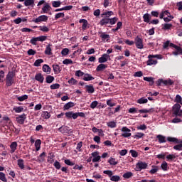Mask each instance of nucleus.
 <instances>
[{
    "instance_id": "obj_1",
    "label": "nucleus",
    "mask_w": 182,
    "mask_h": 182,
    "mask_svg": "<svg viewBox=\"0 0 182 182\" xmlns=\"http://www.w3.org/2000/svg\"><path fill=\"white\" fill-rule=\"evenodd\" d=\"M65 115L68 120H70V119L76 120L78 117H86L85 112H73L72 111L65 112Z\"/></svg>"
},
{
    "instance_id": "obj_2",
    "label": "nucleus",
    "mask_w": 182,
    "mask_h": 182,
    "mask_svg": "<svg viewBox=\"0 0 182 182\" xmlns=\"http://www.w3.org/2000/svg\"><path fill=\"white\" fill-rule=\"evenodd\" d=\"M15 76V72L9 71L6 77V86L9 87L15 83V80L14 79Z\"/></svg>"
},
{
    "instance_id": "obj_3",
    "label": "nucleus",
    "mask_w": 182,
    "mask_h": 182,
    "mask_svg": "<svg viewBox=\"0 0 182 182\" xmlns=\"http://www.w3.org/2000/svg\"><path fill=\"white\" fill-rule=\"evenodd\" d=\"M181 109V105H180V104H175L172 107V112H173V117L176 116V117H181L182 109Z\"/></svg>"
},
{
    "instance_id": "obj_4",
    "label": "nucleus",
    "mask_w": 182,
    "mask_h": 182,
    "mask_svg": "<svg viewBox=\"0 0 182 182\" xmlns=\"http://www.w3.org/2000/svg\"><path fill=\"white\" fill-rule=\"evenodd\" d=\"M121 132H122V137H124L125 139H127L129 137H130V136H132V130H130V129H129L127 127H123L121 129Z\"/></svg>"
},
{
    "instance_id": "obj_5",
    "label": "nucleus",
    "mask_w": 182,
    "mask_h": 182,
    "mask_svg": "<svg viewBox=\"0 0 182 182\" xmlns=\"http://www.w3.org/2000/svg\"><path fill=\"white\" fill-rule=\"evenodd\" d=\"M134 43L136 48L138 49H143V48H144V45H143V38H140L139 36L134 38Z\"/></svg>"
},
{
    "instance_id": "obj_6",
    "label": "nucleus",
    "mask_w": 182,
    "mask_h": 182,
    "mask_svg": "<svg viewBox=\"0 0 182 182\" xmlns=\"http://www.w3.org/2000/svg\"><path fill=\"white\" fill-rule=\"evenodd\" d=\"M147 163L143 162V161H139L136 164V171H141V170H145V168H147Z\"/></svg>"
},
{
    "instance_id": "obj_7",
    "label": "nucleus",
    "mask_w": 182,
    "mask_h": 182,
    "mask_svg": "<svg viewBox=\"0 0 182 182\" xmlns=\"http://www.w3.org/2000/svg\"><path fill=\"white\" fill-rule=\"evenodd\" d=\"M48 16L41 15L36 18V19L33 20V22H35V23H40L41 22H48Z\"/></svg>"
},
{
    "instance_id": "obj_8",
    "label": "nucleus",
    "mask_w": 182,
    "mask_h": 182,
    "mask_svg": "<svg viewBox=\"0 0 182 182\" xmlns=\"http://www.w3.org/2000/svg\"><path fill=\"white\" fill-rule=\"evenodd\" d=\"M16 120L18 124H23L25 120H26V114L23 113L21 115H18L16 117Z\"/></svg>"
},
{
    "instance_id": "obj_9",
    "label": "nucleus",
    "mask_w": 182,
    "mask_h": 182,
    "mask_svg": "<svg viewBox=\"0 0 182 182\" xmlns=\"http://www.w3.org/2000/svg\"><path fill=\"white\" fill-rule=\"evenodd\" d=\"M109 58H110V55L105 53L100 58H99L98 62L101 64L106 63Z\"/></svg>"
},
{
    "instance_id": "obj_10",
    "label": "nucleus",
    "mask_w": 182,
    "mask_h": 182,
    "mask_svg": "<svg viewBox=\"0 0 182 182\" xmlns=\"http://www.w3.org/2000/svg\"><path fill=\"white\" fill-rule=\"evenodd\" d=\"M167 141L171 143H174L175 144H178L180 143H182V139H178L176 137H171V136H168Z\"/></svg>"
},
{
    "instance_id": "obj_11",
    "label": "nucleus",
    "mask_w": 182,
    "mask_h": 182,
    "mask_svg": "<svg viewBox=\"0 0 182 182\" xmlns=\"http://www.w3.org/2000/svg\"><path fill=\"white\" fill-rule=\"evenodd\" d=\"M99 33H100V37L101 38L102 42H108L109 39H110V36L109 34H106L103 32H100Z\"/></svg>"
},
{
    "instance_id": "obj_12",
    "label": "nucleus",
    "mask_w": 182,
    "mask_h": 182,
    "mask_svg": "<svg viewBox=\"0 0 182 182\" xmlns=\"http://www.w3.org/2000/svg\"><path fill=\"white\" fill-rule=\"evenodd\" d=\"M35 79L37 80V82H39L40 83H43V81L45 80V77L42 75V73H39L36 74Z\"/></svg>"
},
{
    "instance_id": "obj_13",
    "label": "nucleus",
    "mask_w": 182,
    "mask_h": 182,
    "mask_svg": "<svg viewBox=\"0 0 182 182\" xmlns=\"http://www.w3.org/2000/svg\"><path fill=\"white\" fill-rule=\"evenodd\" d=\"M79 23H82V31H86V29H87V25H89V23L87 22V20H86V19H80Z\"/></svg>"
},
{
    "instance_id": "obj_14",
    "label": "nucleus",
    "mask_w": 182,
    "mask_h": 182,
    "mask_svg": "<svg viewBox=\"0 0 182 182\" xmlns=\"http://www.w3.org/2000/svg\"><path fill=\"white\" fill-rule=\"evenodd\" d=\"M10 153L12 154L14 153H15V151H16V149H18V143L16 141H14L10 145Z\"/></svg>"
},
{
    "instance_id": "obj_15",
    "label": "nucleus",
    "mask_w": 182,
    "mask_h": 182,
    "mask_svg": "<svg viewBox=\"0 0 182 182\" xmlns=\"http://www.w3.org/2000/svg\"><path fill=\"white\" fill-rule=\"evenodd\" d=\"M50 9H51L50 5H49V4L48 3H46L43 7L42 8L41 14H48V12H49Z\"/></svg>"
},
{
    "instance_id": "obj_16",
    "label": "nucleus",
    "mask_w": 182,
    "mask_h": 182,
    "mask_svg": "<svg viewBox=\"0 0 182 182\" xmlns=\"http://www.w3.org/2000/svg\"><path fill=\"white\" fill-rule=\"evenodd\" d=\"M85 90L90 94L95 93V87L93 85H85Z\"/></svg>"
},
{
    "instance_id": "obj_17",
    "label": "nucleus",
    "mask_w": 182,
    "mask_h": 182,
    "mask_svg": "<svg viewBox=\"0 0 182 182\" xmlns=\"http://www.w3.org/2000/svg\"><path fill=\"white\" fill-rule=\"evenodd\" d=\"M82 79L85 82H90V80H95V77H93V76H92V75L88 74V73L84 74V77Z\"/></svg>"
},
{
    "instance_id": "obj_18",
    "label": "nucleus",
    "mask_w": 182,
    "mask_h": 182,
    "mask_svg": "<svg viewBox=\"0 0 182 182\" xmlns=\"http://www.w3.org/2000/svg\"><path fill=\"white\" fill-rule=\"evenodd\" d=\"M44 53L45 55H52V44H48L46 46Z\"/></svg>"
},
{
    "instance_id": "obj_19",
    "label": "nucleus",
    "mask_w": 182,
    "mask_h": 182,
    "mask_svg": "<svg viewBox=\"0 0 182 182\" xmlns=\"http://www.w3.org/2000/svg\"><path fill=\"white\" fill-rule=\"evenodd\" d=\"M107 65L100 64L97 65V67L96 68V71L97 72H103V70H105V69H107Z\"/></svg>"
},
{
    "instance_id": "obj_20",
    "label": "nucleus",
    "mask_w": 182,
    "mask_h": 182,
    "mask_svg": "<svg viewBox=\"0 0 182 182\" xmlns=\"http://www.w3.org/2000/svg\"><path fill=\"white\" fill-rule=\"evenodd\" d=\"M24 5L25 6H32L33 8L35 6V0H26Z\"/></svg>"
},
{
    "instance_id": "obj_21",
    "label": "nucleus",
    "mask_w": 182,
    "mask_h": 182,
    "mask_svg": "<svg viewBox=\"0 0 182 182\" xmlns=\"http://www.w3.org/2000/svg\"><path fill=\"white\" fill-rule=\"evenodd\" d=\"M53 68L55 75H58V73H59L60 72H62V69H60V66H59V65L58 64L56 65L53 64Z\"/></svg>"
},
{
    "instance_id": "obj_22",
    "label": "nucleus",
    "mask_w": 182,
    "mask_h": 182,
    "mask_svg": "<svg viewBox=\"0 0 182 182\" xmlns=\"http://www.w3.org/2000/svg\"><path fill=\"white\" fill-rule=\"evenodd\" d=\"M74 106H75V102H69L64 105L63 109L69 110V109H70V107H74Z\"/></svg>"
},
{
    "instance_id": "obj_23",
    "label": "nucleus",
    "mask_w": 182,
    "mask_h": 182,
    "mask_svg": "<svg viewBox=\"0 0 182 182\" xmlns=\"http://www.w3.org/2000/svg\"><path fill=\"white\" fill-rule=\"evenodd\" d=\"M143 19H144V22H146V23H150V19H151V16H150L149 13H146L144 14Z\"/></svg>"
},
{
    "instance_id": "obj_24",
    "label": "nucleus",
    "mask_w": 182,
    "mask_h": 182,
    "mask_svg": "<svg viewBox=\"0 0 182 182\" xmlns=\"http://www.w3.org/2000/svg\"><path fill=\"white\" fill-rule=\"evenodd\" d=\"M41 144H42V141H41V139H36L35 141V147L36 151H39L41 150Z\"/></svg>"
},
{
    "instance_id": "obj_25",
    "label": "nucleus",
    "mask_w": 182,
    "mask_h": 182,
    "mask_svg": "<svg viewBox=\"0 0 182 182\" xmlns=\"http://www.w3.org/2000/svg\"><path fill=\"white\" fill-rule=\"evenodd\" d=\"M69 127L68 126H62L58 129V132H60V133H68V132H69Z\"/></svg>"
},
{
    "instance_id": "obj_26",
    "label": "nucleus",
    "mask_w": 182,
    "mask_h": 182,
    "mask_svg": "<svg viewBox=\"0 0 182 182\" xmlns=\"http://www.w3.org/2000/svg\"><path fill=\"white\" fill-rule=\"evenodd\" d=\"M107 23H109V18L105 17L100 21V25H101V26H105V25H107Z\"/></svg>"
},
{
    "instance_id": "obj_27",
    "label": "nucleus",
    "mask_w": 182,
    "mask_h": 182,
    "mask_svg": "<svg viewBox=\"0 0 182 182\" xmlns=\"http://www.w3.org/2000/svg\"><path fill=\"white\" fill-rule=\"evenodd\" d=\"M153 112H154V108H151L149 109H139L138 111V113H153Z\"/></svg>"
},
{
    "instance_id": "obj_28",
    "label": "nucleus",
    "mask_w": 182,
    "mask_h": 182,
    "mask_svg": "<svg viewBox=\"0 0 182 182\" xmlns=\"http://www.w3.org/2000/svg\"><path fill=\"white\" fill-rule=\"evenodd\" d=\"M147 66H153V65H157V60H152V58H149L146 61Z\"/></svg>"
},
{
    "instance_id": "obj_29",
    "label": "nucleus",
    "mask_w": 182,
    "mask_h": 182,
    "mask_svg": "<svg viewBox=\"0 0 182 182\" xmlns=\"http://www.w3.org/2000/svg\"><path fill=\"white\" fill-rule=\"evenodd\" d=\"M162 30L163 31H169V29H171L173 28V24L171 23H165L162 24Z\"/></svg>"
},
{
    "instance_id": "obj_30",
    "label": "nucleus",
    "mask_w": 182,
    "mask_h": 182,
    "mask_svg": "<svg viewBox=\"0 0 182 182\" xmlns=\"http://www.w3.org/2000/svg\"><path fill=\"white\" fill-rule=\"evenodd\" d=\"M156 139H158L159 143H166L167 141L166 140V136L163 135H157Z\"/></svg>"
},
{
    "instance_id": "obj_31",
    "label": "nucleus",
    "mask_w": 182,
    "mask_h": 182,
    "mask_svg": "<svg viewBox=\"0 0 182 182\" xmlns=\"http://www.w3.org/2000/svg\"><path fill=\"white\" fill-rule=\"evenodd\" d=\"M17 164L19 168H21V170H23V168H25V164H24L23 159H18L17 161Z\"/></svg>"
},
{
    "instance_id": "obj_32",
    "label": "nucleus",
    "mask_w": 182,
    "mask_h": 182,
    "mask_svg": "<svg viewBox=\"0 0 182 182\" xmlns=\"http://www.w3.org/2000/svg\"><path fill=\"white\" fill-rule=\"evenodd\" d=\"M164 86H171L174 85V81H173L171 79L164 80Z\"/></svg>"
},
{
    "instance_id": "obj_33",
    "label": "nucleus",
    "mask_w": 182,
    "mask_h": 182,
    "mask_svg": "<svg viewBox=\"0 0 182 182\" xmlns=\"http://www.w3.org/2000/svg\"><path fill=\"white\" fill-rule=\"evenodd\" d=\"M108 163L110 164V166H116L118 164L119 161H116V159L111 157L108 160Z\"/></svg>"
},
{
    "instance_id": "obj_34",
    "label": "nucleus",
    "mask_w": 182,
    "mask_h": 182,
    "mask_svg": "<svg viewBox=\"0 0 182 182\" xmlns=\"http://www.w3.org/2000/svg\"><path fill=\"white\" fill-rule=\"evenodd\" d=\"M133 139H136V140H139V139H141L142 137H144V133L141 132H136L135 135L132 136Z\"/></svg>"
},
{
    "instance_id": "obj_35",
    "label": "nucleus",
    "mask_w": 182,
    "mask_h": 182,
    "mask_svg": "<svg viewBox=\"0 0 182 182\" xmlns=\"http://www.w3.org/2000/svg\"><path fill=\"white\" fill-rule=\"evenodd\" d=\"M161 168H162L164 171H167L168 169V164H167L166 161H164L161 165Z\"/></svg>"
},
{
    "instance_id": "obj_36",
    "label": "nucleus",
    "mask_w": 182,
    "mask_h": 182,
    "mask_svg": "<svg viewBox=\"0 0 182 182\" xmlns=\"http://www.w3.org/2000/svg\"><path fill=\"white\" fill-rule=\"evenodd\" d=\"M112 15H114V13L113 11H105L103 14H101V16H105V18H110Z\"/></svg>"
},
{
    "instance_id": "obj_37",
    "label": "nucleus",
    "mask_w": 182,
    "mask_h": 182,
    "mask_svg": "<svg viewBox=\"0 0 182 182\" xmlns=\"http://www.w3.org/2000/svg\"><path fill=\"white\" fill-rule=\"evenodd\" d=\"M53 80H55V77H53L52 75H47L46 77V83L50 84L53 82Z\"/></svg>"
},
{
    "instance_id": "obj_38",
    "label": "nucleus",
    "mask_w": 182,
    "mask_h": 182,
    "mask_svg": "<svg viewBox=\"0 0 182 182\" xmlns=\"http://www.w3.org/2000/svg\"><path fill=\"white\" fill-rule=\"evenodd\" d=\"M173 149L176 151H182V143H179L173 146Z\"/></svg>"
},
{
    "instance_id": "obj_39",
    "label": "nucleus",
    "mask_w": 182,
    "mask_h": 182,
    "mask_svg": "<svg viewBox=\"0 0 182 182\" xmlns=\"http://www.w3.org/2000/svg\"><path fill=\"white\" fill-rule=\"evenodd\" d=\"M41 63H43V59L39 58L34 62L33 66L38 68V66H41Z\"/></svg>"
},
{
    "instance_id": "obj_40",
    "label": "nucleus",
    "mask_w": 182,
    "mask_h": 182,
    "mask_svg": "<svg viewBox=\"0 0 182 182\" xmlns=\"http://www.w3.org/2000/svg\"><path fill=\"white\" fill-rule=\"evenodd\" d=\"M154 58H156V59H163V55L159 54L148 55V59H153Z\"/></svg>"
},
{
    "instance_id": "obj_41",
    "label": "nucleus",
    "mask_w": 182,
    "mask_h": 182,
    "mask_svg": "<svg viewBox=\"0 0 182 182\" xmlns=\"http://www.w3.org/2000/svg\"><path fill=\"white\" fill-rule=\"evenodd\" d=\"M41 117L43 119H50V113L48 112V111H43Z\"/></svg>"
},
{
    "instance_id": "obj_42",
    "label": "nucleus",
    "mask_w": 182,
    "mask_h": 182,
    "mask_svg": "<svg viewBox=\"0 0 182 182\" xmlns=\"http://www.w3.org/2000/svg\"><path fill=\"white\" fill-rule=\"evenodd\" d=\"M43 71H44L46 73H50V67H49V65L47 64L43 65Z\"/></svg>"
},
{
    "instance_id": "obj_43",
    "label": "nucleus",
    "mask_w": 182,
    "mask_h": 182,
    "mask_svg": "<svg viewBox=\"0 0 182 182\" xmlns=\"http://www.w3.org/2000/svg\"><path fill=\"white\" fill-rule=\"evenodd\" d=\"M45 157H46V152H43L41 153L38 156V161H43L45 160Z\"/></svg>"
},
{
    "instance_id": "obj_44",
    "label": "nucleus",
    "mask_w": 182,
    "mask_h": 182,
    "mask_svg": "<svg viewBox=\"0 0 182 182\" xmlns=\"http://www.w3.org/2000/svg\"><path fill=\"white\" fill-rule=\"evenodd\" d=\"M152 169L149 171L150 174H156L157 171H159V166H152Z\"/></svg>"
},
{
    "instance_id": "obj_45",
    "label": "nucleus",
    "mask_w": 182,
    "mask_h": 182,
    "mask_svg": "<svg viewBox=\"0 0 182 182\" xmlns=\"http://www.w3.org/2000/svg\"><path fill=\"white\" fill-rule=\"evenodd\" d=\"M166 159L168 161H176V155L169 154L166 156Z\"/></svg>"
},
{
    "instance_id": "obj_46",
    "label": "nucleus",
    "mask_w": 182,
    "mask_h": 182,
    "mask_svg": "<svg viewBox=\"0 0 182 182\" xmlns=\"http://www.w3.org/2000/svg\"><path fill=\"white\" fill-rule=\"evenodd\" d=\"M109 178L111 181H115V182L120 181V176L117 175H114V176L112 175Z\"/></svg>"
},
{
    "instance_id": "obj_47",
    "label": "nucleus",
    "mask_w": 182,
    "mask_h": 182,
    "mask_svg": "<svg viewBox=\"0 0 182 182\" xmlns=\"http://www.w3.org/2000/svg\"><path fill=\"white\" fill-rule=\"evenodd\" d=\"M174 102H176V103L178 105V103H180V105H182V97L180 96V95H177L176 96Z\"/></svg>"
},
{
    "instance_id": "obj_48",
    "label": "nucleus",
    "mask_w": 182,
    "mask_h": 182,
    "mask_svg": "<svg viewBox=\"0 0 182 182\" xmlns=\"http://www.w3.org/2000/svg\"><path fill=\"white\" fill-rule=\"evenodd\" d=\"M147 102H149V100L144 97H141L137 100V103L139 105H144V103H147Z\"/></svg>"
},
{
    "instance_id": "obj_49",
    "label": "nucleus",
    "mask_w": 182,
    "mask_h": 182,
    "mask_svg": "<svg viewBox=\"0 0 182 182\" xmlns=\"http://www.w3.org/2000/svg\"><path fill=\"white\" fill-rule=\"evenodd\" d=\"M0 180L3 182H8V179L3 172H0Z\"/></svg>"
},
{
    "instance_id": "obj_50",
    "label": "nucleus",
    "mask_w": 182,
    "mask_h": 182,
    "mask_svg": "<svg viewBox=\"0 0 182 182\" xmlns=\"http://www.w3.org/2000/svg\"><path fill=\"white\" fill-rule=\"evenodd\" d=\"M107 125L108 126V127H110V129H114V127H116V126H117L116 124V122H114V121L107 122Z\"/></svg>"
},
{
    "instance_id": "obj_51",
    "label": "nucleus",
    "mask_w": 182,
    "mask_h": 182,
    "mask_svg": "<svg viewBox=\"0 0 182 182\" xmlns=\"http://www.w3.org/2000/svg\"><path fill=\"white\" fill-rule=\"evenodd\" d=\"M129 153H130L132 157H134V158L139 157V153H137V151H136L135 150L131 149L129 151Z\"/></svg>"
},
{
    "instance_id": "obj_52",
    "label": "nucleus",
    "mask_w": 182,
    "mask_h": 182,
    "mask_svg": "<svg viewBox=\"0 0 182 182\" xmlns=\"http://www.w3.org/2000/svg\"><path fill=\"white\" fill-rule=\"evenodd\" d=\"M118 20H119V18L117 17H114L112 18H109V24L115 25L116 22H117Z\"/></svg>"
},
{
    "instance_id": "obj_53",
    "label": "nucleus",
    "mask_w": 182,
    "mask_h": 182,
    "mask_svg": "<svg viewBox=\"0 0 182 182\" xmlns=\"http://www.w3.org/2000/svg\"><path fill=\"white\" fill-rule=\"evenodd\" d=\"M63 65H73V61L71 59H65L63 61Z\"/></svg>"
},
{
    "instance_id": "obj_54",
    "label": "nucleus",
    "mask_w": 182,
    "mask_h": 182,
    "mask_svg": "<svg viewBox=\"0 0 182 182\" xmlns=\"http://www.w3.org/2000/svg\"><path fill=\"white\" fill-rule=\"evenodd\" d=\"M14 112H16V113H21V112L23 110V107H16L14 108Z\"/></svg>"
},
{
    "instance_id": "obj_55",
    "label": "nucleus",
    "mask_w": 182,
    "mask_h": 182,
    "mask_svg": "<svg viewBox=\"0 0 182 182\" xmlns=\"http://www.w3.org/2000/svg\"><path fill=\"white\" fill-rule=\"evenodd\" d=\"M61 4L62 3L60 1H54L52 2V6H53V8H59Z\"/></svg>"
},
{
    "instance_id": "obj_56",
    "label": "nucleus",
    "mask_w": 182,
    "mask_h": 182,
    "mask_svg": "<svg viewBox=\"0 0 182 182\" xmlns=\"http://www.w3.org/2000/svg\"><path fill=\"white\" fill-rule=\"evenodd\" d=\"M99 105V102L97 101H93L90 105V107L91 109H96V107H97V105Z\"/></svg>"
},
{
    "instance_id": "obj_57",
    "label": "nucleus",
    "mask_w": 182,
    "mask_h": 182,
    "mask_svg": "<svg viewBox=\"0 0 182 182\" xmlns=\"http://www.w3.org/2000/svg\"><path fill=\"white\" fill-rule=\"evenodd\" d=\"M60 87V85L58 83L53 84L50 86L51 90H55V89H59Z\"/></svg>"
},
{
    "instance_id": "obj_58",
    "label": "nucleus",
    "mask_w": 182,
    "mask_h": 182,
    "mask_svg": "<svg viewBox=\"0 0 182 182\" xmlns=\"http://www.w3.org/2000/svg\"><path fill=\"white\" fill-rule=\"evenodd\" d=\"M107 105L109 107H114V106H116V103L113 102L112 99L107 100Z\"/></svg>"
},
{
    "instance_id": "obj_59",
    "label": "nucleus",
    "mask_w": 182,
    "mask_h": 182,
    "mask_svg": "<svg viewBox=\"0 0 182 182\" xmlns=\"http://www.w3.org/2000/svg\"><path fill=\"white\" fill-rule=\"evenodd\" d=\"M53 166L57 170H60V167H62V166L60 165V162L58 161H55L54 162Z\"/></svg>"
},
{
    "instance_id": "obj_60",
    "label": "nucleus",
    "mask_w": 182,
    "mask_h": 182,
    "mask_svg": "<svg viewBox=\"0 0 182 182\" xmlns=\"http://www.w3.org/2000/svg\"><path fill=\"white\" fill-rule=\"evenodd\" d=\"M133 176V173L132 172H127L123 174L124 178H130V177Z\"/></svg>"
},
{
    "instance_id": "obj_61",
    "label": "nucleus",
    "mask_w": 182,
    "mask_h": 182,
    "mask_svg": "<svg viewBox=\"0 0 182 182\" xmlns=\"http://www.w3.org/2000/svg\"><path fill=\"white\" fill-rule=\"evenodd\" d=\"M61 55H63V56H67V55H69V48H63L61 51Z\"/></svg>"
},
{
    "instance_id": "obj_62",
    "label": "nucleus",
    "mask_w": 182,
    "mask_h": 182,
    "mask_svg": "<svg viewBox=\"0 0 182 182\" xmlns=\"http://www.w3.org/2000/svg\"><path fill=\"white\" fill-rule=\"evenodd\" d=\"M38 28L41 32H48L49 31V28L46 26H39Z\"/></svg>"
},
{
    "instance_id": "obj_63",
    "label": "nucleus",
    "mask_w": 182,
    "mask_h": 182,
    "mask_svg": "<svg viewBox=\"0 0 182 182\" xmlns=\"http://www.w3.org/2000/svg\"><path fill=\"white\" fill-rule=\"evenodd\" d=\"M18 102H23V100H26L28 99V95H24L21 97H17Z\"/></svg>"
},
{
    "instance_id": "obj_64",
    "label": "nucleus",
    "mask_w": 182,
    "mask_h": 182,
    "mask_svg": "<svg viewBox=\"0 0 182 182\" xmlns=\"http://www.w3.org/2000/svg\"><path fill=\"white\" fill-rule=\"evenodd\" d=\"M68 83L69 85H77V80L72 77L70 80H68Z\"/></svg>"
}]
</instances>
